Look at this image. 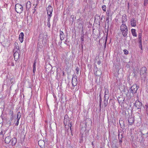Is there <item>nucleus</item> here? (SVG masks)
<instances>
[{
    "label": "nucleus",
    "instance_id": "1",
    "mask_svg": "<svg viewBox=\"0 0 148 148\" xmlns=\"http://www.w3.org/2000/svg\"><path fill=\"white\" fill-rule=\"evenodd\" d=\"M120 30L123 35L125 37L127 35L128 29L127 26L124 24H122L120 26Z\"/></svg>",
    "mask_w": 148,
    "mask_h": 148
},
{
    "label": "nucleus",
    "instance_id": "2",
    "mask_svg": "<svg viewBox=\"0 0 148 148\" xmlns=\"http://www.w3.org/2000/svg\"><path fill=\"white\" fill-rule=\"evenodd\" d=\"M9 114L10 115V118H6V121L7 124L10 126L11 125V122L13 118L14 113L12 111H10Z\"/></svg>",
    "mask_w": 148,
    "mask_h": 148
},
{
    "label": "nucleus",
    "instance_id": "3",
    "mask_svg": "<svg viewBox=\"0 0 148 148\" xmlns=\"http://www.w3.org/2000/svg\"><path fill=\"white\" fill-rule=\"evenodd\" d=\"M15 10L18 13H21L23 10L22 6L19 4H17L15 5Z\"/></svg>",
    "mask_w": 148,
    "mask_h": 148
},
{
    "label": "nucleus",
    "instance_id": "4",
    "mask_svg": "<svg viewBox=\"0 0 148 148\" xmlns=\"http://www.w3.org/2000/svg\"><path fill=\"white\" fill-rule=\"evenodd\" d=\"M139 87L136 84H134L130 88L131 91L133 94H134L136 93Z\"/></svg>",
    "mask_w": 148,
    "mask_h": 148
},
{
    "label": "nucleus",
    "instance_id": "5",
    "mask_svg": "<svg viewBox=\"0 0 148 148\" xmlns=\"http://www.w3.org/2000/svg\"><path fill=\"white\" fill-rule=\"evenodd\" d=\"M53 10L52 7L50 5H49L47 8V14L48 15V17L51 16Z\"/></svg>",
    "mask_w": 148,
    "mask_h": 148
},
{
    "label": "nucleus",
    "instance_id": "6",
    "mask_svg": "<svg viewBox=\"0 0 148 148\" xmlns=\"http://www.w3.org/2000/svg\"><path fill=\"white\" fill-rule=\"evenodd\" d=\"M94 74L97 76L100 77L102 73L101 71L99 69H97V67L94 69Z\"/></svg>",
    "mask_w": 148,
    "mask_h": 148
},
{
    "label": "nucleus",
    "instance_id": "7",
    "mask_svg": "<svg viewBox=\"0 0 148 148\" xmlns=\"http://www.w3.org/2000/svg\"><path fill=\"white\" fill-rule=\"evenodd\" d=\"M147 69L145 67H142L140 69V74L141 75L145 76L146 74Z\"/></svg>",
    "mask_w": 148,
    "mask_h": 148
},
{
    "label": "nucleus",
    "instance_id": "8",
    "mask_svg": "<svg viewBox=\"0 0 148 148\" xmlns=\"http://www.w3.org/2000/svg\"><path fill=\"white\" fill-rule=\"evenodd\" d=\"M129 124L131 125L133 124L134 121V118L132 115L129 116L128 118Z\"/></svg>",
    "mask_w": 148,
    "mask_h": 148
},
{
    "label": "nucleus",
    "instance_id": "9",
    "mask_svg": "<svg viewBox=\"0 0 148 148\" xmlns=\"http://www.w3.org/2000/svg\"><path fill=\"white\" fill-rule=\"evenodd\" d=\"M142 105V103L140 102L138 100H136L134 104V106L137 108L138 109L141 108Z\"/></svg>",
    "mask_w": 148,
    "mask_h": 148
},
{
    "label": "nucleus",
    "instance_id": "10",
    "mask_svg": "<svg viewBox=\"0 0 148 148\" xmlns=\"http://www.w3.org/2000/svg\"><path fill=\"white\" fill-rule=\"evenodd\" d=\"M14 48L13 49V52H20L18 45L17 42H15L14 43Z\"/></svg>",
    "mask_w": 148,
    "mask_h": 148
},
{
    "label": "nucleus",
    "instance_id": "11",
    "mask_svg": "<svg viewBox=\"0 0 148 148\" xmlns=\"http://www.w3.org/2000/svg\"><path fill=\"white\" fill-rule=\"evenodd\" d=\"M14 60L16 61L19 58L20 52H13Z\"/></svg>",
    "mask_w": 148,
    "mask_h": 148
},
{
    "label": "nucleus",
    "instance_id": "12",
    "mask_svg": "<svg viewBox=\"0 0 148 148\" xmlns=\"http://www.w3.org/2000/svg\"><path fill=\"white\" fill-rule=\"evenodd\" d=\"M117 100L120 104H122L124 101L125 98L123 96H121L118 98Z\"/></svg>",
    "mask_w": 148,
    "mask_h": 148
},
{
    "label": "nucleus",
    "instance_id": "13",
    "mask_svg": "<svg viewBox=\"0 0 148 148\" xmlns=\"http://www.w3.org/2000/svg\"><path fill=\"white\" fill-rule=\"evenodd\" d=\"M72 85L73 86H76L77 83V81L75 77H73L72 80Z\"/></svg>",
    "mask_w": 148,
    "mask_h": 148
},
{
    "label": "nucleus",
    "instance_id": "14",
    "mask_svg": "<svg viewBox=\"0 0 148 148\" xmlns=\"http://www.w3.org/2000/svg\"><path fill=\"white\" fill-rule=\"evenodd\" d=\"M131 25L132 27H135L136 26V21L134 18L131 19Z\"/></svg>",
    "mask_w": 148,
    "mask_h": 148
},
{
    "label": "nucleus",
    "instance_id": "15",
    "mask_svg": "<svg viewBox=\"0 0 148 148\" xmlns=\"http://www.w3.org/2000/svg\"><path fill=\"white\" fill-rule=\"evenodd\" d=\"M17 139L16 138L14 137L11 139L10 144L12 146L15 145L16 143Z\"/></svg>",
    "mask_w": 148,
    "mask_h": 148
},
{
    "label": "nucleus",
    "instance_id": "16",
    "mask_svg": "<svg viewBox=\"0 0 148 148\" xmlns=\"http://www.w3.org/2000/svg\"><path fill=\"white\" fill-rule=\"evenodd\" d=\"M45 142L44 140H40L38 141V144L41 147H43L45 145Z\"/></svg>",
    "mask_w": 148,
    "mask_h": 148
},
{
    "label": "nucleus",
    "instance_id": "17",
    "mask_svg": "<svg viewBox=\"0 0 148 148\" xmlns=\"http://www.w3.org/2000/svg\"><path fill=\"white\" fill-rule=\"evenodd\" d=\"M109 90L106 88L105 89V91L104 98H106L107 99H109Z\"/></svg>",
    "mask_w": 148,
    "mask_h": 148
},
{
    "label": "nucleus",
    "instance_id": "18",
    "mask_svg": "<svg viewBox=\"0 0 148 148\" xmlns=\"http://www.w3.org/2000/svg\"><path fill=\"white\" fill-rule=\"evenodd\" d=\"M24 34L23 32H21L19 36V39L21 43H22L23 41Z\"/></svg>",
    "mask_w": 148,
    "mask_h": 148
},
{
    "label": "nucleus",
    "instance_id": "19",
    "mask_svg": "<svg viewBox=\"0 0 148 148\" xmlns=\"http://www.w3.org/2000/svg\"><path fill=\"white\" fill-rule=\"evenodd\" d=\"M11 138L10 136L6 137L5 139V141L6 143L8 144L10 143L11 141Z\"/></svg>",
    "mask_w": 148,
    "mask_h": 148
},
{
    "label": "nucleus",
    "instance_id": "20",
    "mask_svg": "<svg viewBox=\"0 0 148 148\" xmlns=\"http://www.w3.org/2000/svg\"><path fill=\"white\" fill-rule=\"evenodd\" d=\"M26 10H28L31 6V2L30 1H28L26 4Z\"/></svg>",
    "mask_w": 148,
    "mask_h": 148
},
{
    "label": "nucleus",
    "instance_id": "21",
    "mask_svg": "<svg viewBox=\"0 0 148 148\" xmlns=\"http://www.w3.org/2000/svg\"><path fill=\"white\" fill-rule=\"evenodd\" d=\"M60 38L61 40H63L64 39V35L63 32L60 31Z\"/></svg>",
    "mask_w": 148,
    "mask_h": 148
},
{
    "label": "nucleus",
    "instance_id": "22",
    "mask_svg": "<svg viewBox=\"0 0 148 148\" xmlns=\"http://www.w3.org/2000/svg\"><path fill=\"white\" fill-rule=\"evenodd\" d=\"M127 21V18L126 16H123L122 18V23L123 24H124L125 22Z\"/></svg>",
    "mask_w": 148,
    "mask_h": 148
},
{
    "label": "nucleus",
    "instance_id": "23",
    "mask_svg": "<svg viewBox=\"0 0 148 148\" xmlns=\"http://www.w3.org/2000/svg\"><path fill=\"white\" fill-rule=\"evenodd\" d=\"M108 99H107L106 98H104V101H103V105L105 107H106L108 104Z\"/></svg>",
    "mask_w": 148,
    "mask_h": 148
},
{
    "label": "nucleus",
    "instance_id": "24",
    "mask_svg": "<svg viewBox=\"0 0 148 148\" xmlns=\"http://www.w3.org/2000/svg\"><path fill=\"white\" fill-rule=\"evenodd\" d=\"M131 31L132 35L136 37L137 36V34L136 32L135 29H132L131 30Z\"/></svg>",
    "mask_w": 148,
    "mask_h": 148
},
{
    "label": "nucleus",
    "instance_id": "25",
    "mask_svg": "<svg viewBox=\"0 0 148 148\" xmlns=\"http://www.w3.org/2000/svg\"><path fill=\"white\" fill-rule=\"evenodd\" d=\"M21 116V114L20 112H18L17 114V120H19Z\"/></svg>",
    "mask_w": 148,
    "mask_h": 148
},
{
    "label": "nucleus",
    "instance_id": "26",
    "mask_svg": "<svg viewBox=\"0 0 148 148\" xmlns=\"http://www.w3.org/2000/svg\"><path fill=\"white\" fill-rule=\"evenodd\" d=\"M100 97V99H99V110H100L101 109V103H102V99L100 95L99 96Z\"/></svg>",
    "mask_w": 148,
    "mask_h": 148
},
{
    "label": "nucleus",
    "instance_id": "27",
    "mask_svg": "<svg viewBox=\"0 0 148 148\" xmlns=\"http://www.w3.org/2000/svg\"><path fill=\"white\" fill-rule=\"evenodd\" d=\"M109 11H108L107 10V14H106L107 17H106V21H108L107 23H108L109 22Z\"/></svg>",
    "mask_w": 148,
    "mask_h": 148
},
{
    "label": "nucleus",
    "instance_id": "28",
    "mask_svg": "<svg viewBox=\"0 0 148 148\" xmlns=\"http://www.w3.org/2000/svg\"><path fill=\"white\" fill-rule=\"evenodd\" d=\"M51 17H48V22H47V26L49 28H50V18Z\"/></svg>",
    "mask_w": 148,
    "mask_h": 148
},
{
    "label": "nucleus",
    "instance_id": "29",
    "mask_svg": "<svg viewBox=\"0 0 148 148\" xmlns=\"http://www.w3.org/2000/svg\"><path fill=\"white\" fill-rule=\"evenodd\" d=\"M102 8L103 11L105 12L106 11V6L105 5H103L102 7Z\"/></svg>",
    "mask_w": 148,
    "mask_h": 148
},
{
    "label": "nucleus",
    "instance_id": "30",
    "mask_svg": "<svg viewBox=\"0 0 148 148\" xmlns=\"http://www.w3.org/2000/svg\"><path fill=\"white\" fill-rule=\"evenodd\" d=\"M123 51L125 54L127 55L128 54V51L127 50L125 49L123 50Z\"/></svg>",
    "mask_w": 148,
    "mask_h": 148
},
{
    "label": "nucleus",
    "instance_id": "31",
    "mask_svg": "<svg viewBox=\"0 0 148 148\" xmlns=\"http://www.w3.org/2000/svg\"><path fill=\"white\" fill-rule=\"evenodd\" d=\"M148 0H144V5L145 6L148 3Z\"/></svg>",
    "mask_w": 148,
    "mask_h": 148
},
{
    "label": "nucleus",
    "instance_id": "32",
    "mask_svg": "<svg viewBox=\"0 0 148 148\" xmlns=\"http://www.w3.org/2000/svg\"><path fill=\"white\" fill-rule=\"evenodd\" d=\"M81 41L82 42H83L84 41V34H82V35L81 36Z\"/></svg>",
    "mask_w": 148,
    "mask_h": 148
},
{
    "label": "nucleus",
    "instance_id": "33",
    "mask_svg": "<svg viewBox=\"0 0 148 148\" xmlns=\"http://www.w3.org/2000/svg\"><path fill=\"white\" fill-rule=\"evenodd\" d=\"M79 67H76V69H75V71H76V73L77 74H79Z\"/></svg>",
    "mask_w": 148,
    "mask_h": 148
},
{
    "label": "nucleus",
    "instance_id": "34",
    "mask_svg": "<svg viewBox=\"0 0 148 148\" xmlns=\"http://www.w3.org/2000/svg\"><path fill=\"white\" fill-rule=\"evenodd\" d=\"M142 34L141 33H139L138 35V38L139 39H142Z\"/></svg>",
    "mask_w": 148,
    "mask_h": 148
},
{
    "label": "nucleus",
    "instance_id": "35",
    "mask_svg": "<svg viewBox=\"0 0 148 148\" xmlns=\"http://www.w3.org/2000/svg\"><path fill=\"white\" fill-rule=\"evenodd\" d=\"M8 64L10 66H14V63L13 62H9Z\"/></svg>",
    "mask_w": 148,
    "mask_h": 148
},
{
    "label": "nucleus",
    "instance_id": "36",
    "mask_svg": "<svg viewBox=\"0 0 148 148\" xmlns=\"http://www.w3.org/2000/svg\"><path fill=\"white\" fill-rule=\"evenodd\" d=\"M123 138V134H119V138H121L122 139Z\"/></svg>",
    "mask_w": 148,
    "mask_h": 148
},
{
    "label": "nucleus",
    "instance_id": "37",
    "mask_svg": "<svg viewBox=\"0 0 148 148\" xmlns=\"http://www.w3.org/2000/svg\"><path fill=\"white\" fill-rule=\"evenodd\" d=\"M119 143H120V145H121V143L122 142V139H121V138H119Z\"/></svg>",
    "mask_w": 148,
    "mask_h": 148
},
{
    "label": "nucleus",
    "instance_id": "38",
    "mask_svg": "<svg viewBox=\"0 0 148 148\" xmlns=\"http://www.w3.org/2000/svg\"><path fill=\"white\" fill-rule=\"evenodd\" d=\"M19 120H17V122L15 124V125L16 126H18L19 124Z\"/></svg>",
    "mask_w": 148,
    "mask_h": 148
},
{
    "label": "nucleus",
    "instance_id": "39",
    "mask_svg": "<svg viewBox=\"0 0 148 148\" xmlns=\"http://www.w3.org/2000/svg\"><path fill=\"white\" fill-rule=\"evenodd\" d=\"M86 121H88L89 123H91V121L90 119H86Z\"/></svg>",
    "mask_w": 148,
    "mask_h": 148
},
{
    "label": "nucleus",
    "instance_id": "40",
    "mask_svg": "<svg viewBox=\"0 0 148 148\" xmlns=\"http://www.w3.org/2000/svg\"><path fill=\"white\" fill-rule=\"evenodd\" d=\"M139 46L140 48L141 49H142V44H139Z\"/></svg>",
    "mask_w": 148,
    "mask_h": 148
},
{
    "label": "nucleus",
    "instance_id": "41",
    "mask_svg": "<svg viewBox=\"0 0 148 148\" xmlns=\"http://www.w3.org/2000/svg\"><path fill=\"white\" fill-rule=\"evenodd\" d=\"M36 64H34L33 65V69H36Z\"/></svg>",
    "mask_w": 148,
    "mask_h": 148
},
{
    "label": "nucleus",
    "instance_id": "42",
    "mask_svg": "<svg viewBox=\"0 0 148 148\" xmlns=\"http://www.w3.org/2000/svg\"><path fill=\"white\" fill-rule=\"evenodd\" d=\"M141 40L142 39H139V44H142L141 43Z\"/></svg>",
    "mask_w": 148,
    "mask_h": 148
},
{
    "label": "nucleus",
    "instance_id": "43",
    "mask_svg": "<svg viewBox=\"0 0 148 148\" xmlns=\"http://www.w3.org/2000/svg\"><path fill=\"white\" fill-rule=\"evenodd\" d=\"M36 71V69H35L34 68L33 69V73H34V74H35V73Z\"/></svg>",
    "mask_w": 148,
    "mask_h": 148
},
{
    "label": "nucleus",
    "instance_id": "44",
    "mask_svg": "<svg viewBox=\"0 0 148 148\" xmlns=\"http://www.w3.org/2000/svg\"><path fill=\"white\" fill-rule=\"evenodd\" d=\"M36 64V60H35L34 62V64Z\"/></svg>",
    "mask_w": 148,
    "mask_h": 148
},
{
    "label": "nucleus",
    "instance_id": "45",
    "mask_svg": "<svg viewBox=\"0 0 148 148\" xmlns=\"http://www.w3.org/2000/svg\"><path fill=\"white\" fill-rule=\"evenodd\" d=\"M107 37H106V40H105V44H106V42H107Z\"/></svg>",
    "mask_w": 148,
    "mask_h": 148
},
{
    "label": "nucleus",
    "instance_id": "46",
    "mask_svg": "<svg viewBox=\"0 0 148 148\" xmlns=\"http://www.w3.org/2000/svg\"><path fill=\"white\" fill-rule=\"evenodd\" d=\"M137 100H138V99H139V97L138 96H137Z\"/></svg>",
    "mask_w": 148,
    "mask_h": 148
},
{
    "label": "nucleus",
    "instance_id": "47",
    "mask_svg": "<svg viewBox=\"0 0 148 148\" xmlns=\"http://www.w3.org/2000/svg\"><path fill=\"white\" fill-rule=\"evenodd\" d=\"M97 63L98 64H99L100 63V62H98Z\"/></svg>",
    "mask_w": 148,
    "mask_h": 148
},
{
    "label": "nucleus",
    "instance_id": "48",
    "mask_svg": "<svg viewBox=\"0 0 148 148\" xmlns=\"http://www.w3.org/2000/svg\"><path fill=\"white\" fill-rule=\"evenodd\" d=\"M37 5V4H36V5H35V8H34V10H35H35H36V9H35V8H36V6Z\"/></svg>",
    "mask_w": 148,
    "mask_h": 148
},
{
    "label": "nucleus",
    "instance_id": "49",
    "mask_svg": "<svg viewBox=\"0 0 148 148\" xmlns=\"http://www.w3.org/2000/svg\"><path fill=\"white\" fill-rule=\"evenodd\" d=\"M87 123L86 122V123H85V124H86V125H87Z\"/></svg>",
    "mask_w": 148,
    "mask_h": 148
},
{
    "label": "nucleus",
    "instance_id": "50",
    "mask_svg": "<svg viewBox=\"0 0 148 148\" xmlns=\"http://www.w3.org/2000/svg\"><path fill=\"white\" fill-rule=\"evenodd\" d=\"M64 72L63 71V75H64Z\"/></svg>",
    "mask_w": 148,
    "mask_h": 148
},
{
    "label": "nucleus",
    "instance_id": "51",
    "mask_svg": "<svg viewBox=\"0 0 148 148\" xmlns=\"http://www.w3.org/2000/svg\"><path fill=\"white\" fill-rule=\"evenodd\" d=\"M92 145H93V143L92 142Z\"/></svg>",
    "mask_w": 148,
    "mask_h": 148
},
{
    "label": "nucleus",
    "instance_id": "52",
    "mask_svg": "<svg viewBox=\"0 0 148 148\" xmlns=\"http://www.w3.org/2000/svg\"><path fill=\"white\" fill-rule=\"evenodd\" d=\"M12 78H11V80H12Z\"/></svg>",
    "mask_w": 148,
    "mask_h": 148
},
{
    "label": "nucleus",
    "instance_id": "53",
    "mask_svg": "<svg viewBox=\"0 0 148 148\" xmlns=\"http://www.w3.org/2000/svg\"><path fill=\"white\" fill-rule=\"evenodd\" d=\"M64 119H65V117H64Z\"/></svg>",
    "mask_w": 148,
    "mask_h": 148
}]
</instances>
